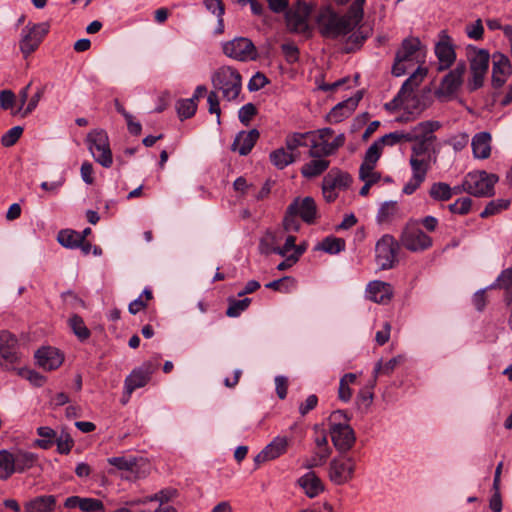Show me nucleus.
Returning a JSON list of instances; mask_svg holds the SVG:
<instances>
[{
  "instance_id": "obj_53",
  "label": "nucleus",
  "mask_w": 512,
  "mask_h": 512,
  "mask_svg": "<svg viewBox=\"0 0 512 512\" xmlns=\"http://www.w3.org/2000/svg\"><path fill=\"white\" fill-rule=\"evenodd\" d=\"M23 133V128L20 126H14L9 129L5 134L1 137V144L4 147L13 146L20 138Z\"/></svg>"
},
{
  "instance_id": "obj_61",
  "label": "nucleus",
  "mask_w": 512,
  "mask_h": 512,
  "mask_svg": "<svg viewBox=\"0 0 512 512\" xmlns=\"http://www.w3.org/2000/svg\"><path fill=\"white\" fill-rule=\"evenodd\" d=\"M178 496V491L174 488H165L154 494L155 502L159 503V506L167 505L170 501H173Z\"/></svg>"
},
{
  "instance_id": "obj_59",
  "label": "nucleus",
  "mask_w": 512,
  "mask_h": 512,
  "mask_svg": "<svg viewBox=\"0 0 512 512\" xmlns=\"http://www.w3.org/2000/svg\"><path fill=\"white\" fill-rule=\"evenodd\" d=\"M57 451L61 454H68L74 445V441L71 436L62 432L59 436L56 435Z\"/></svg>"
},
{
  "instance_id": "obj_42",
  "label": "nucleus",
  "mask_w": 512,
  "mask_h": 512,
  "mask_svg": "<svg viewBox=\"0 0 512 512\" xmlns=\"http://www.w3.org/2000/svg\"><path fill=\"white\" fill-rule=\"evenodd\" d=\"M12 452L0 450V479L7 480L13 474Z\"/></svg>"
},
{
  "instance_id": "obj_44",
  "label": "nucleus",
  "mask_w": 512,
  "mask_h": 512,
  "mask_svg": "<svg viewBox=\"0 0 512 512\" xmlns=\"http://www.w3.org/2000/svg\"><path fill=\"white\" fill-rule=\"evenodd\" d=\"M69 326L80 341H84L89 338L90 331L80 316L73 315L69 319Z\"/></svg>"
},
{
  "instance_id": "obj_58",
  "label": "nucleus",
  "mask_w": 512,
  "mask_h": 512,
  "mask_svg": "<svg viewBox=\"0 0 512 512\" xmlns=\"http://www.w3.org/2000/svg\"><path fill=\"white\" fill-rule=\"evenodd\" d=\"M294 286V280L290 277H283L278 280L271 281L265 285L266 288L280 292H288Z\"/></svg>"
},
{
  "instance_id": "obj_8",
  "label": "nucleus",
  "mask_w": 512,
  "mask_h": 512,
  "mask_svg": "<svg viewBox=\"0 0 512 512\" xmlns=\"http://www.w3.org/2000/svg\"><path fill=\"white\" fill-rule=\"evenodd\" d=\"M107 462L120 471L126 472L124 476L126 480L134 481L144 478L149 474L150 465L148 461L141 457L135 456H117L107 459Z\"/></svg>"
},
{
  "instance_id": "obj_32",
  "label": "nucleus",
  "mask_w": 512,
  "mask_h": 512,
  "mask_svg": "<svg viewBox=\"0 0 512 512\" xmlns=\"http://www.w3.org/2000/svg\"><path fill=\"white\" fill-rule=\"evenodd\" d=\"M330 161L324 158H313L301 168V174L305 178H314L328 169Z\"/></svg>"
},
{
  "instance_id": "obj_4",
  "label": "nucleus",
  "mask_w": 512,
  "mask_h": 512,
  "mask_svg": "<svg viewBox=\"0 0 512 512\" xmlns=\"http://www.w3.org/2000/svg\"><path fill=\"white\" fill-rule=\"evenodd\" d=\"M400 244L406 250L417 253L429 249L433 240L420 228L418 220L410 219L401 232Z\"/></svg>"
},
{
  "instance_id": "obj_15",
  "label": "nucleus",
  "mask_w": 512,
  "mask_h": 512,
  "mask_svg": "<svg viewBox=\"0 0 512 512\" xmlns=\"http://www.w3.org/2000/svg\"><path fill=\"white\" fill-rule=\"evenodd\" d=\"M330 436L334 447L341 453H347L355 444V432L350 425H337L336 428H329Z\"/></svg>"
},
{
  "instance_id": "obj_49",
  "label": "nucleus",
  "mask_w": 512,
  "mask_h": 512,
  "mask_svg": "<svg viewBox=\"0 0 512 512\" xmlns=\"http://www.w3.org/2000/svg\"><path fill=\"white\" fill-rule=\"evenodd\" d=\"M510 204L509 200L506 199H497L490 201L484 210L480 213V217L487 218L489 216L495 215L500 211L508 208Z\"/></svg>"
},
{
  "instance_id": "obj_41",
  "label": "nucleus",
  "mask_w": 512,
  "mask_h": 512,
  "mask_svg": "<svg viewBox=\"0 0 512 512\" xmlns=\"http://www.w3.org/2000/svg\"><path fill=\"white\" fill-rule=\"evenodd\" d=\"M334 151L331 148L329 141L312 140L309 150V156L312 158H323L333 155Z\"/></svg>"
},
{
  "instance_id": "obj_52",
  "label": "nucleus",
  "mask_w": 512,
  "mask_h": 512,
  "mask_svg": "<svg viewBox=\"0 0 512 512\" xmlns=\"http://www.w3.org/2000/svg\"><path fill=\"white\" fill-rule=\"evenodd\" d=\"M429 159L424 158H410V165L412 168V175L419 176L426 179V174L429 168Z\"/></svg>"
},
{
  "instance_id": "obj_54",
  "label": "nucleus",
  "mask_w": 512,
  "mask_h": 512,
  "mask_svg": "<svg viewBox=\"0 0 512 512\" xmlns=\"http://www.w3.org/2000/svg\"><path fill=\"white\" fill-rule=\"evenodd\" d=\"M80 510L82 512H104V504L96 498L82 497Z\"/></svg>"
},
{
  "instance_id": "obj_16",
  "label": "nucleus",
  "mask_w": 512,
  "mask_h": 512,
  "mask_svg": "<svg viewBox=\"0 0 512 512\" xmlns=\"http://www.w3.org/2000/svg\"><path fill=\"white\" fill-rule=\"evenodd\" d=\"M427 72V68L419 66L416 71H414L412 75H410V77L403 83L397 95L390 102L385 104V109L394 111L398 108H403V100L406 97L409 85L411 83H414V85H420L426 77Z\"/></svg>"
},
{
  "instance_id": "obj_7",
  "label": "nucleus",
  "mask_w": 512,
  "mask_h": 512,
  "mask_svg": "<svg viewBox=\"0 0 512 512\" xmlns=\"http://www.w3.org/2000/svg\"><path fill=\"white\" fill-rule=\"evenodd\" d=\"M86 144L94 160L105 168L113 163L112 152L107 133L102 129H95L88 133Z\"/></svg>"
},
{
  "instance_id": "obj_51",
  "label": "nucleus",
  "mask_w": 512,
  "mask_h": 512,
  "mask_svg": "<svg viewBox=\"0 0 512 512\" xmlns=\"http://www.w3.org/2000/svg\"><path fill=\"white\" fill-rule=\"evenodd\" d=\"M374 164L362 163L359 169V178L363 182L373 181V184L380 180V174L375 171Z\"/></svg>"
},
{
  "instance_id": "obj_21",
  "label": "nucleus",
  "mask_w": 512,
  "mask_h": 512,
  "mask_svg": "<svg viewBox=\"0 0 512 512\" xmlns=\"http://www.w3.org/2000/svg\"><path fill=\"white\" fill-rule=\"evenodd\" d=\"M362 95L358 92L354 97H350L331 109L327 119L331 123H338L347 118L356 109Z\"/></svg>"
},
{
  "instance_id": "obj_57",
  "label": "nucleus",
  "mask_w": 512,
  "mask_h": 512,
  "mask_svg": "<svg viewBox=\"0 0 512 512\" xmlns=\"http://www.w3.org/2000/svg\"><path fill=\"white\" fill-rule=\"evenodd\" d=\"M472 205V200L469 197H461L457 199L453 204H450V213H456L459 215L467 214Z\"/></svg>"
},
{
  "instance_id": "obj_3",
  "label": "nucleus",
  "mask_w": 512,
  "mask_h": 512,
  "mask_svg": "<svg viewBox=\"0 0 512 512\" xmlns=\"http://www.w3.org/2000/svg\"><path fill=\"white\" fill-rule=\"evenodd\" d=\"M423 57L421 42L418 38L404 39L401 48L396 53L392 74L396 77L404 75L410 64L422 62Z\"/></svg>"
},
{
  "instance_id": "obj_10",
  "label": "nucleus",
  "mask_w": 512,
  "mask_h": 512,
  "mask_svg": "<svg viewBox=\"0 0 512 512\" xmlns=\"http://www.w3.org/2000/svg\"><path fill=\"white\" fill-rule=\"evenodd\" d=\"M226 56L238 61H252L258 57V51L253 42L246 37H236L223 44Z\"/></svg>"
},
{
  "instance_id": "obj_1",
  "label": "nucleus",
  "mask_w": 512,
  "mask_h": 512,
  "mask_svg": "<svg viewBox=\"0 0 512 512\" xmlns=\"http://www.w3.org/2000/svg\"><path fill=\"white\" fill-rule=\"evenodd\" d=\"M364 0L354 1L347 14L339 15L329 7L321 8L316 15L319 33L328 39L349 34L363 18Z\"/></svg>"
},
{
  "instance_id": "obj_19",
  "label": "nucleus",
  "mask_w": 512,
  "mask_h": 512,
  "mask_svg": "<svg viewBox=\"0 0 512 512\" xmlns=\"http://www.w3.org/2000/svg\"><path fill=\"white\" fill-rule=\"evenodd\" d=\"M392 295L393 290L389 283L375 280L367 285L366 296L375 303L386 304L391 300Z\"/></svg>"
},
{
  "instance_id": "obj_14",
  "label": "nucleus",
  "mask_w": 512,
  "mask_h": 512,
  "mask_svg": "<svg viewBox=\"0 0 512 512\" xmlns=\"http://www.w3.org/2000/svg\"><path fill=\"white\" fill-rule=\"evenodd\" d=\"M17 343L16 337L10 332H0V366L5 370H12L19 360Z\"/></svg>"
},
{
  "instance_id": "obj_46",
  "label": "nucleus",
  "mask_w": 512,
  "mask_h": 512,
  "mask_svg": "<svg viewBox=\"0 0 512 512\" xmlns=\"http://www.w3.org/2000/svg\"><path fill=\"white\" fill-rule=\"evenodd\" d=\"M313 134V132L293 133L287 136L285 140L286 148L291 153H294V151L297 150L299 147L306 146V138L312 136Z\"/></svg>"
},
{
  "instance_id": "obj_33",
  "label": "nucleus",
  "mask_w": 512,
  "mask_h": 512,
  "mask_svg": "<svg viewBox=\"0 0 512 512\" xmlns=\"http://www.w3.org/2000/svg\"><path fill=\"white\" fill-rule=\"evenodd\" d=\"M418 86L419 85L411 83L408 87L406 97L403 100V109L411 115H418L424 109L419 97L415 94V89Z\"/></svg>"
},
{
  "instance_id": "obj_62",
  "label": "nucleus",
  "mask_w": 512,
  "mask_h": 512,
  "mask_svg": "<svg viewBox=\"0 0 512 512\" xmlns=\"http://www.w3.org/2000/svg\"><path fill=\"white\" fill-rule=\"evenodd\" d=\"M350 417L344 410H336L329 417V428H336L337 425H349Z\"/></svg>"
},
{
  "instance_id": "obj_27",
  "label": "nucleus",
  "mask_w": 512,
  "mask_h": 512,
  "mask_svg": "<svg viewBox=\"0 0 512 512\" xmlns=\"http://www.w3.org/2000/svg\"><path fill=\"white\" fill-rule=\"evenodd\" d=\"M13 456V474L14 473H23L24 471L34 467L37 463L38 457L36 454L29 452L18 450L16 452H12Z\"/></svg>"
},
{
  "instance_id": "obj_6",
  "label": "nucleus",
  "mask_w": 512,
  "mask_h": 512,
  "mask_svg": "<svg viewBox=\"0 0 512 512\" xmlns=\"http://www.w3.org/2000/svg\"><path fill=\"white\" fill-rule=\"evenodd\" d=\"M49 29L50 25L47 22H28L23 27L20 33L19 49L24 58L29 57L38 49L44 37L48 34Z\"/></svg>"
},
{
  "instance_id": "obj_36",
  "label": "nucleus",
  "mask_w": 512,
  "mask_h": 512,
  "mask_svg": "<svg viewBox=\"0 0 512 512\" xmlns=\"http://www.w3.org/2000/svg\"><path fill=\"white\" fill-rule=\"evenodd\" d=\"M297 158V155L291 153L287 148H278L270 153V160L278 169H284Z\"/></svg>"
},
{
  "instance_id": "obj_29",
  "label": "nucleus",
  "mask_w": 512,
  "mask_h": 512,
  "mask_svg": "<svg viewBox=\"0 0 512 512\" xmlns=\"http://www.w3.org/2000/svg\"><path fill=\"white\" fill-rule=\"evenodd\" d=\"M422 135L416 139L412 147V155L410 158H424L430 160V147L434 139L433 132L419 131Z\"/></svg>"
},
{
  "instance_id": "obj_60",
  "label": "nucleus",
  "mask_w": 512,
  "mask_h": 512,
  "mask_svg": "<svg viewBox=\"0 0 512 512\" xmlns=\"http://www.w3.org/2000/svg\"><path fill=\"white\" fill-rule=\"evenodd\" d=\"M278 247L279 246L276 245V238L271 233H267L259 243L260 252L266 255L275 253V250H277Z\"/></svg>"
},
{
  "instance_id": "obj_39",
  "label": "nucleus",
  "mask_w": 512,
  "mask_h": 512,
  "mask_svg": "<svg viewBox=\"0 0 512 512\" xmlns=\"http://www.w3.org/2000/svg\"><path fill=\"white\" fill-rule=\"evenodd\" d=\"M402 358L400 356L394 357L389 361L383 363L381 360L378 361L373 369V380L371 382V388H373L376 384L377 378L381 374L389 375L394 371L396 366L401 362Z\"/></svg>"
},
{
  "instance_id": "obj_13",
  "label": "nucleus",
  "mask_w": 512,
  "mask_h": 512,
  "mask_svg": "<svg viewBox=\"0 0 512 512\" xmlns=\"http://www.w3.org/2000/svg\"><path fill=\"white\" fill-rule=\"evenodd\" d=\"M438 128H439L438 122H431V121L421 122V123L417 124L414 128H412L410 131H407V132L394 131V132H391L389 134L382 136L380 139L384 145L392 146L396 143L411 142L413 140L418 139L419 136L422 135L421 132H419L420 130L426 131L429 133V132H434Z\"/></svg>"
},
{
  "instance_id": "obj_64",
  "label": "nucleus",
  "mask_w": 512,
  "mask_h": 512,
  "mask_svg": "<svg viewBox=\"0 0 512 512\" xmlns=\"http://www.w3.org/2000/svg\"><path fill=\"white\" fill-rule=\"evenodd\" d=\"M267 83V77L264 74L257 72L249 80L248 89L251 92L258 91L262 89Z\"/></svg>"
},
{
  "instance_id": "obj_40",
  "label": "nucleus",
  "mask_w": 512,
  "mask_h": 512,
  "mask_svg": "<svg viewBox=\"0 0 512 512\" xmlns=\"http://www.w3.org/2000/svg\"><path fill=\"white\" fill-rule=\"evenodd\" d=\"M315 249L322 250L329 254H337L345 249V241L341 238L328 236L317 244Z\"/></svg>"
},
{
  "instance_id": "obj_48",
  "label": "nucleus",
  "mask_w": 512,
  "mask_h": 512,
  "mask_svg": "<svg viewBox=\"0 0 512 512\" xmlns=\"http://www.w3.org/2000/svg\"><path fill=\"white\" fill-rule=\"evenodd\" d=\"M228 302L229 306L226 310V315L228 317H238L243 311H245L249 307L251 300L249 298H244L242 300L229 298Z\"/></svg>"
},
{
  "instance_id": "obj_34",
  "label": "nucleus",
  "mask_w": 512,
  "mask_h": 512,
  "mask_svg": "<svg viewBox=\"0 0 512 512\" xmlns=\"http://www.w3.org/2000/svg\"><path fill=\"white\" fill-rule=\"evenodd\" d=\"M400 209L396 201L384 202L377 212V222L380 224L390 223L399 216Z\"/></svg>"
},
{
  "instance_id": "obj_56",
  "label": "nucleus",
  "mask_w": 512,
  "mask_h": 512,
  "mask_svg": "<svg viewBox=\"0 0 512 512\" xmlns=\"http://www.w3.org/2000/svg\"><path fill=\"white\" fill-rule=\"evenodd\" d=\"M18 374L24 379L28 380L34 386L40 387L45 383L44 376L34 370L28 368H20L18 370Z\"/></svg>"
},
{
  "instance_id": "obj_22",
  "label": "nucleus",
  "mask_w": 512,
  "mask_h": 512,
  "mask_svg": "<svg viewBox=\"0 0 512 512\" xmlns=\"http://www.w3.org/2000/svg\"><path fill=\"white\" fill-rule=\"evenodd\" d=\"M490 289H502L505 291L504 301L511 307V315L509 318V326L512 330V265L504 270L496 278L490 286Z\"/></svg>"
},
{
  "instance_id": "obj_18",
  "label": "nucleus",
  "mask_w": 512,
  "mask_h": 512,
  "mask_svg": "<svg viewBox=\"0 0 512 512\" xmlns=\"http://www.w3.org/2000/svg\"><path fill=\"white\" fill-rule=\"evenodd\" d=\"M153 372L150 364L134 369L125 379V391L130 396L138 388L144 387L150 380Z\"/></svg>"
},
{
  "instance_id": "obj_50",
  "label": "nucleus",
  "mask_w": 512,
  "mask_h": 512,
  "mask_svg": "<svg viewBox=\"0 0 512 512\" xmlns=\"http://www.w3.org/2000/svg\"><path fill=\"white\" fill-rule=\"evenodd\" d=\"M383 146L384 144L381 142V139H378L373 144H371L365 153V157L362 163L376 165L381 156Z\"/></svg>"
},
{
  "instance_id": "obj_28",
  "label": "nucleus",
  "mask_w": 512,
  "mask_h": 512,
  "mask_svg": "<svg viewBox=\"0 0 512 512\" xmlns=\"http://www.w3.org/2000/svg\"><path fill=\"white\" fill-rule=\"evenodd\" d=\"M298 484L309 498L318 496L324 490L321 480L314 472L304 474L298 479Z\"/></svg>"
},
{
  "instance_id": "obj_55",
  "label": "nucleus",
  "mask_w": 512,
  "mask_h": 512,
  "mask_svg": "<svg viewBox=\"0 0 512 512\" xmlns=\"http://www.w3.org/2000/svg\"><path fill=\"white\" fill-rule=\"evenodd\" d=\"M429 194L435 201L448 200V184L444 182L434 183L429 190Z\"/></svg>"
},
{
  "instance_id": "obj_24",
  "label": "nucleus",
  "mask_w": 512,
  "mask_h": 512,
  "mask_svg": "<svg viewBox=\"0 0 512 512\" xmlns=\"http://www.w3.org/2000/svg\"><path fill=\"white\" fill-rule=\"evenodd\" d=\"M309 10L307 6H298L296 9H291L286 13L287 26L290 30L298 33H305L308 31L307 17Z\"/></svg>"
},
{
  "instance_id": "obj_26",
  "label": "nucleus",
  "mask_w": 512,
  "mask_h": 512,
  "mask_svg": "<svg viewBox=\"0 0 512 512\" xmlns=\"http://www.w3.org/2000/svg\"><path fill=\"white\" fill-rule=\"evenodd\" d=\"M491 134L479 132L471 141L473 156L477 159H487L491 154Z\"/></svg>"
},
{
  "instance_id": "obj_38",
  "label": "nucleus",
  "mask_w": 512,
  "mask_h": 512,
  "mask_svg": "<svg viewBox=\"0 0 512 512\" xmlns=\"http://www.w3.org/2000/svg\"><path fill=\"white\" fill-rule=\"evenodd\" d=\"M57 240L63 247L76 248L84 241V237L76 231L66 229L58 233Z\"/></svg>"
},
{
  "instance_id": "obj_23",
  "label": "nucleus",
  "mask_w": 512,
  "mask_h": 512,
  "mask_svg": "<svg viewBox=\"0 0 512 512\" xmlns=\"http://www.w3.org/2000/svg\"><path fill=\"white\" fill-rule=\"evenodd\" d=\"M37 364L45 370H54L63 362V356L56 348L42 347L35 353Z\"/></svg>"
},
{
  "instance_id": "obj_30",
  "label": "nucleus",
  "mask_w": 512,
  "mask_h": 512,
  "mask_svg": "<svg viewBox=\"0 0 512 512\" xmlns=\"http://www.w3.org/2000/svg\"><path fill=\"white\" fill-rule=\"evenodd\" d=\"M323 181L328 187L345 189L351 184L352 178L348 173L333 168L324 176Z\"/></svg>"
},
{
  "instance_id": "obj_43",
  "label": "nucleus",
  "mask_w": 512,
  "mask_h": 512,
  "mask_svg": "<svg viewBox=\"0 0 512 512\" xmlns=\"http://www.w3.org/2000/svg\"><path fill=\"white\" fill-rule=\"evenodd\" d=\"M176 110L181 120L188 119L195 114L197 110V103H195L194 100H191L190 98L180 99L176 103Z\"/></svg>"
},
{
  "instance_id": "obj_12",
  "label": "nucleus",
  "mask_w": 512,
  "mask_h": 512,
  "mask_svg": "<svg viewBox=\"0 0 512 512\" xmlns=\"http://www.w3.org/2000/svg\"><path fill=\"white\" fill-rule=\"evenodd\" d=\"M398 250V243L391 235H383L375 246V260L382 270L391 269L395 262Z\"/></svg>"
},
{
  "instance_id": "obj_63",
  "label": "nucleus",
  "mask_w": 512,
  "mask_h": 512,
  "mask_svg": "<svg viewBox=\"0 0 512 512\" xmlns=\"http://www.w3.org/2000/svg\"><path fill=\"white\" fill-rule=\"evenodd\" d=\"M257 109L254 104L247 103L239 109L238 117L241 123L248 125L251 119L256 115Z\"/></svg>"
},
{
  "instance_id": "obj_9",
  "label": "nucleus",
  "mask_w": 512,
  "mask_h": 512,
  "mask_svg": "<svg viewBox=\"0 0 512 512\" xmlns=\"http://www.w3.org/2000/svg\"><path fill=\"white\" fill-rule=\"evenodd\" d=\"M490 54L485 49H474L469 55L471 78L468 81L470 91H475L483 86L489 67Z\"/></svg>"
},
{
  "instance_id": "obj_11",
  "label": "nucleus",
  "mask_w": 512,
  "mask_h": 512,
  "mask_svg": "<svg viewBox=\"0 0 512 512\" xmlns=\"http://www.w3.org/2000/svg\"><path fill=\"white\" fill-rule=\"evenodd\" d=\"M356 467L355 459L349 455L341 454L331 460L329 465V478L336 485H342L350 481L354 476Z\"/></svg>"
},
{
  "instance_id": "obj_17",
  "label": "nucleus",
  "mask_w": 512,
  "mask_h": 512,
  "mask_svg": "<svg viewBox=\"0 0 512 512\" xmlns=\"http://www.w3.org/2000/svg\"><path fill=\"white\" fill-rule=\"evenodd\" d=\"M492 86L494 88L502 87L511 74L512 67L510 60L502 53H494L492 55Z\"/></svg>"
},
{
  "instance_id": "obj_35",
  "label": "nucleus",
  "mask_w": 512,
  "mask_h": 512,
  "mask_svg": "<svg viewBox=\"0 0 512 512\" xmlns=\"http://www.w3.org/2000/svg\"><path fill=\"white\" fill-rule=\"evenodd\" d=\"M435 54L439 60V71L448 69V35L446 30H442L440 34V40L435 46Z\"/></svg>"
},
{
  "instance_id": "obj_45",
  "label": "nucleus",
  "mask_w": 512,
  "mask_h": 512,
  "mask_svg": "<svg viewBox=\"0 0 512 512\" xmlns=\"http://www.w3.org/2000/svg\"><path fill=\"white\" fill-rule=\"evenodd\" d=\"M465 71L464 63L458 64L453 71H450V101L454 99L453 93L462 85Z\"/></svg>"
},
{
  "instance_id": "obj_37",
  "label": "nucleus",
  "mask_w": 512,
  "mask_h": 512,
  "mask_svg": "<svg viewBox=\"0 0 512 512\" xmlns=\"http://www.w3.org/2000/svg\"><path fill=\"white\" fill-rule=\"evenodd\" d=\"M288 447V438L285 436H278L274 438L267 446L264 451L267 454L269 460H274L279 456L283 455Z\"/></svg>"
},
{
  "instance_id": "obj_5",
  "label": "nucleus",
  "mask_w": 512,
  "mask_h": 512,
  "mask_svg": "<svg viewBox=\"0 0 512 512\" xmlns=\"http://www.w3.org/2000/svg\"><path fill=\"white\" fill-rule=\"evenodd\" d=\"M498 182V176L486 171H474L466 175L463 189L477 197H490L494 194V185Z\"/></svg>"
},
{
  "instance_id": "obj_2",
  "label": "nucleus",
  "mask_w": 512,
  "mask_h": 512,
  "mask_svg": "<svg viewBox=\"0 0 512 512\" xmlns=\"http://www.w3.org/2000/svg\"><path fill=\"white\" fill-rule=\"evenodd\" d=\"M211 82L215 89L222 92L223 98L227 101L236 100L242 90V77L230 66L218 68L212 74Z\"/></svg>"
},
{
  "instance_id": "obj_31",
  "label": "nucleus",
  "mask_w": 512,
  "mask_h": 512,
  "mask_svg": "<svg viewBox=\"0 0 512 512\" xmlns=\"http://www.w3.org/2000/svg\"><path fill=\"white\" fill-rule=\"evenodd\" d=\"M56 505L54 495H44L31 500L25 507L26 512H53Z\"/></svg>"
},
{
  "instance_id": "obj_47",
  "label": "nucleus",
  "mask_w": 512,
  "mask_h": 512,
  "mask_svg": "<svg viewBox=\"0 0 512 512\" xmlns=\"http://www.w3.org/2000/svg\"><path fill=\"white\" fill-rule=\"evenodd\" d=\"M204 5L208 11L215 14L218 18V28L217 31L219 33L223 32L224 24H223V14H224V5L221 0H204Z\"/></svg>"
},
{
  "instance_id": "obj_20",
  "label": "nucleus",
  "mask_w": 512,
  "mask_h": 512,
  "mask_svg": "<svg viewBox=\"0 0 512 512\" xmlns=\"http://www.w3.org/2000/svg\"><path fill=\"white\" fill-rule=\"evenodd\" d=\"M290 212H295V214L306 223H312L317 214L316 203L311 197H305L303 199L296 198L290 204Z\"/></svg>"
},
{
  "instance_id": "obj_25",
  "label": "nucleus",
  "mask_w": 512,
  "mask_h": 512,
  "mask_svg": "<svg viewBox=\"0 0 512 512\" xmlns=\"http://www.w3.org/2000/svg\"><path fill=\"white\" fill-rule=\"evenodd\" d=\"M260 134L257 129L250 131H241L234 139L231 149L237 151L240 155L245 156L250 153Z\"/></svg>"
}]
</instances>
